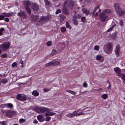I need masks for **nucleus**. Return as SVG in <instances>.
Here are the masks:
<instances>
[{"label": "nucleus", "instance_id": "3c124183", "mask_svg": "<svg viewBox=\"0 0 125 125\" xmlns=\"http://www.w3.org/2000/svg\"><path fill=\"white\" fill-rule=\"evenodd\" d=\"M25 121V120L23 118H21L19 120V122L20 123L24 122Z\"/></svg>", "mask_w": 125, "mask_h": 125}, {"label": "nucleus", "instance_id": "338daca9", "mask_svg": "<svg viewBox=\"0 0 125 125\" xmlns=\"http://www.w3.org/2000/svg\"><path fill=\"white\" fill-rule=\"evenodd\" d=\"M2 125H7L5 123L4 121L2 122L1 123Z\"/></svg>", "mask_w": 125, "mask_h": 125}, {"label": "nucleus", "instance_id": "774afa93", "mask_svg": "<svg viewBox=\"0 0 125 125\" xmlns=\"http://www.w3.org/2000/svg\"><path fill=\"white\" fill-rule=\"evenodd\" d=\"M20 63L21 64H23V61L22 60H21L20 62Z\"/></svg>", "mask_w": 125, "mask_h": 125}, {"label": "nucleus", "instance_id": "72a5a7b5", "mask_svg": "<svg viewBox=\"0 0 125 125\" xmlns=\"http://www.w3.org/2000/svg\"><path fill=\"white\" fill-rule=\"evenodd\" d=\"M121 78L122 80H124V81H123V83L125 84V74H122Z\"/></svg>", "mask_w": 125, "mask_h": 125}, {"label": "nucleus", "instance_id": "5fc2aeb1", "mask_svg": "<svg viewBox=\"0 0 125 125\" xmlns=\"http://www.w3.org/2000/svg\"><path fill=\"white\" fill-rule=\"evenodd\" d=\"M4 16L3 15H0V20H3L4 19Z\"/></svg>", "mask_w": 125, "mask_h": 125}, {"label": "nucleus", "instance_id": "69168bd1", "mask_svg": "<svg viewBox=\"0 0 125 125\" xmlns=\"http://www.w3.org/2000/svg\"><path fill=\"white\" fill-rule=\"evenodd\" d=\"M118 74V76H121L122 75V74L120 73H117Z\"/></svg>", "mask_w": 125, "mask_h": 125}, {"label": "nucleus", "instance_id": "8fccbe9b", "mask_svg": "<svg viewBox=\"0 0 125 125\" xmlns=\"http://www.w3.org/2000/svg\"><path fill=\"white\" fill-rule=\"evenodd\" d=\"M85 114L84 113H83L82 111L79 113H78V116H80L82 115H83Z\"/></svg>", "mask_w": 125, "mask_h": 125}, {"label": "nucleus", "instance_id": "473e14b6", "mask_svg": "<svg viewBox=\"0 0 125 125\" xmlns=\"http://www.w3.org/2000/svg\"><path fill=\"white\" fill-rule=\"evenodd\" d=\"M66 26L67 28H69L70 29L72 28L69 25V23L67 21H66Z\"/></svg>", "mask_w": 125, "mask_h": 125}, {"label": "nucleus", "instance_id": "f8f14e48", "mask_svg": "<svg viewBox=\"0 0 125 125\" xmlns=\"http://www.w3.org/2000/svg\"><path fill=\"white\" fill-rule=\"evenodd\" d=\"M39 18V15H33L31 17L32 19L33 20L36 22V24L37 23V21H38V19Z\"/></svg>", "mask_w": 125, "mask_h": 125}, {"label": "nucleus", "instance_id": "a211bd4d", "mask_svg": "<svg viewBox=\"0 0 125 125\" xmlns=\"http://www.w3.org/2000/svg\"><path fill=\"white\" fill-rule=\"evenodd\" d=\"M48 110V108L42 107L40 108V112L42 113H43L45 112Z\"/></svg>", "mask_w": 125, "mask_h": 125}, {"label": "nucleus", "instance_id": "49530a36", "mask_svg": "<svg viewBox=\"0 0 125 125\" xmlns=\"http://www.w3.org/2000/svg\"><path fill=\"white\" fill-rule=\"evenodd\" d=\"M8 57L7 55V54H3L1 55V57L3 58H6Z\"/></svg>", "mask_w": 125, "mask_h": 125}, {"label": "nucleus", "instance_id": "1a4fd4ad", "mask_svg": "<svg viewBox=\"0 0 125 125\" xmlns=\"http://www.w3.org/2000/svg\"><path fill=\"white\" fill-rule=\"evenodd\" d=\"M121 48V47L119 44L116 46L115 47V54L118 57H119V52Z\"/></svg>", "mask_w": 125, "mask_h": 125}, {"label": "nucleus", "instance_id": "ea45409f", "mask_svg": "<svg viewBox=\"0 0 125 125\" xmlns=\"http://www.w3.org/2000/svg\"><path fill=\"white\" fill-rule=\"evenodd\" d=\"M51 65L52 66V62L49 63H48L46 64H45V66L46 67H48Z\"/></svg>", "mask_w": 125, "mask_h": 125}, {"label": "nucleus", "instance_id": "e433bc0d", "mask_svg": "<svg viewBox=\"0 0 125 125\" xmlns=\"http://www.w3.org/2000/svg\"><path fill=\"white\" fill-rule=\"evenodd\" d=\"M115 26V25L113 26L111 28L108 29L107 31V32H109L112 31L114 27Z\"/></svg>", "mask_w": 125, "mask_h": 125}, {"label": "nucleus", "instance_id": "9d476101", "mask_svg": "<svg viewBox=\"0 0 125 125\" xmlns=\"http://www.w3.org/2000/svg\"><path fill=\"white\" fill-rule=\"evenodd\" d=\"M17 15L20 17H23L25 18H26L27 17L25 12L21 10L20 12L18 13Z\"/></svg>", "mask_w": 125, "mask_h": 125}, {"label": "nucleus", "instance_id": "393cba45", "mask_svg": "<svg viewBox=\"0 0 125 125\" xmlns=\"http://www.w3.org/2000/svg\"><path fill=\"white\" fill-rule=\"evenodd\" d=\"M99 5H98L97 7H95V9H94V11L91 13L90 14V15H92L93 16L94 13L95 12V11L97 10V9L99 8Z\"/></svg>", "mask_w": 125, "mask_h": 125}, {"label": "nucleus", "instance_id": "6e6d98bb", "mask_svg": "<svg viewBox=\"0 0 125 125\" xmlns=\"http://www.w3.org/2000/svg\"><path fill=\"white\" fill-rule=\"evenodd\" d=\"M47 45L48 46H50L51 45V42L50 41H48L47 43Z\"/></svg>", "mask_w": 125, "mask_h": 125}, {"label": "nucleus", "instance_id": "f257e3e1", "mask_svg": "<svg viewBox=\"0 0 125 125\" xmlns=\"http://www.w3.org/2000/svg\"><path fill=\"white\" fill-rule=\"evenodd\" d=\"M50 18L49 16H41L38 21H37V26L42 25L43 24L44 22H46L49 20Z\"/></svg>", "mask_w": 125, "mask_h": 125}, {"label": "nucleus", "instance_id": "6e6552de", "mask_svg": "<svg viewBox=\"0 0 125 125\" xmlns=\"http://www.w3.org/2000/svg\"><path fill=\"white\" fill-rule=\"evenodd\" d=\"M5 112L6 115L8 117H12L13 115L16 114L15 112L11 110H8Z\"/></svg>", "mask_w": 125, "mask_h": 125}, {"label": "nucleus", "instance_id": "37998d69", "mask_svg": "<svg viewBox=\"0 0 125 125\" xmlns=\"http://www.w3.org/2000/svg\"><path fill=\"white\" fill-rule=\"evenodd\" d=\"M8 107L9 108H12L13 107V105L11 103H8L7 105Z\"/></svg>", "mask_w": 125, "mask_h": 125}, {"label": "nucleus", "instance_id": "a878e982", "mask_svg": "<svg viewBox=\"0 0 125 125\" xmlns=\"http://www.w3.org/2000/svg\"><path fill=\"white\" fill-rule=\"evenodd\" d=\"M45 4L46 6H49L50 3V2L48 0H44Z\"/></svg>", "mask_w": 125, "mask_h": 125}, {"label": "nucleus", "instance_id": "0eeeda50", "mask_svg": "<svg viewBox=\"0 0 125 125\" xmlns=\"http://www.w3.org/2000/svg\"><path fill=\"white\" fill-rule=\"evenodd\" d=\"M16 99L21 101H23L27 100V97L26 96H23L20 94H19L16 95Z\"/></svg>", "mask_w": 125, "mask_h": 125}, {"label": "nucleus", "instance_id": "c03bdc74", "mask_svg": "<svg viewBox=\"0 0 125 125\" xmlns=\"http://www.w3.org/2000/svg\"><path fill=\"white\" fill-rule=\"evenodd\" d=\"M99 48V46L98 45H96L94 47V50H95L98 51Z\"/></svg>", "mask_w": 125, "mask_h": 125}, {"label": "nucleus", "instance_id": "f3484780", "mask_svg": "<svg viewBox=\"0 0 125 125\" xmlns=\"http://www.w3.org/2000/svg\"><path fill=\"white\" fill-rule=\"evenodd\" d=\"M55 114L56 113H55L50 112H47L45 114V115L46 116H52L55 115Z\"/></svg>", "mask_w": 125, "mask_h": 125}, {"label": "nucleus", "instance_id": "a18cd8bd", "mask_svg": "<svg viewBox=\"0 0 125 125\" xmlns=\"http://www.w3.org/2000/svg\"><path fill=\"white\" fill-rule=\"evenodd\" d=\"M61 10L60 9H58L55 12V13L56 14H58L59 13L61 12Z\"/></svg>", "mask_w": 125, "mask_h": 125}, {"label": "nucleus", "instance_id": "c756f323", "mask_svg": "<svg viewBox=\"0 0 125 125\" xmlns=\"http://www.w3.org/2000/svg\"><path fill=\"white\" fill-rule=\"evenodd\" d=\"M103 12L105 13H107L109 14L111 12V11L109 9H106L104 10H103Z\"/></svg>", "mask_w": 125, "mask_h": 125}, {"label": "nucleus", "instance_id": "bf43d9fd", "mask_svg": "<svg viewBox=\"0 0 125 125\" xmlns=\"http://www.w3.org/2000/svg\"><path fill=\"white\" fill-rule=\"evenodd\" d=\"M81 17V16L80 14H78L76 15V18H80Z\"/></svg>", "mask_w": 125, "mask_h": 125}, {"label": "nucleus", "instance_id": "aec40b11", "mask_svg": "<svg viewBox=\"0 0 125 125\" xmlns=\"http://www.w3.org/2000/svg\"><path fill=\"white\" fill-rule=\"evenodd\" d=\"M82 11L85 14L87 15H89L90 13L89 10H88L87 9L85 8L83 9Z\"/></svg>", "mask_w": 125, "mask_h": 125}, {"label": "nucleus", "instance_id": "f03ea898", "mask_svg": "<svg viewBox=\"0 0 125 125\" xmlns=\"http://www.w3.org/2000/svg\"><path fill=\"white\" fill-rule=\"evenodd\" d=\"M113 46V45L111 43H107L106 45V48H105L104 47V50L107 54H110L112 53Z\"/></svg>", "mask_w": 125, "mask_h": 125}, {"label": "nucleus", "instance_id": "bb28decb", "mask_svg": "<svg viewBox=\"0 0 125 125\" xmlns=\"http://www.w3.org/2000/svg\"><path fill=\"white\" fill-rule=\"evenodd\" d=\"M52 66H55L56 65H59L60 62L57 61H55V62H52Z\"/></svg>", "mask_w": 125, "mask_h": 125}, {"label": "nucleus", "instance_id": "f704fd0d", "mask_svg": "<svg viewBox=\"0 0 125 125\" xmlns=\"http://www.w3.org/2000/svg\"><path fill=\"white\" fill-rule=\"evenodd\" d=\"M61 31L62 32H64L66 31V28L64 27H62L61 28Z\"/></svg>", "mask_w": 125, "mask_h": 125}, {"label": "nucleus", "instance_id": "052dcab7", "mask_svg": "<svg viewBox=\"0 0 125 125\" xmlns=\"http://www.w3.org/2000/svg\"><path fill=\"white\" fill-rule=\"evenodd\" d=\"M9 21V19L7 18H6L4 19V21L7 22H8Z\"/></svg>", "mask_w": 125, "mask_h": 125}, {"label": "nucleus", "instance_id": "09e8293b", "mask_svg": "<svg viewBox=\"0 0 125 125\" xmlns=\"http://www.w3.org/2000/svg\"><path fill=\"white\" fill-rule=\"evenodd\" d=\"M102 58L101 56L100 55H97L96 56V59L97 60H100Z\"/></svg>", "mask_w": 125, "mask_h": 125}, {"label": "nucleus", "instance_id": "9b49d317", "mask_svg": "<svg viewBox=\"0 0 125 125\" xmlns=\"http://www.w3.org/2000/svg\"><path fill=\"white\" fill-rule=\"evenodd\" d=\"M62 13L67 15L69 13V11L68 10L65 6H63L62 8Z\"/></svg>", "mask_w": 125, "mask_h": 125}, {"label": "nucleus", "instance_id": "c85d7f7f", "mask_svg": "<svg viewBox=\"0 0 125 125\" xmlns=\"http://www.w3.org/2000/svg\"><path fill=\"white\" fill-rule=\"evenodd\" d=\"M26 9V10L27 12L29 14H30L31 13V9L27 7L25 8Z\"/></svg>", "mask_w": 125, "mask_h": 125}, {"label": "nucleus", "instance_id": "7c9ffc66", "mask_svg": "<svg viewBox=\"0 0 125 125\" xmlns=\"http://www.w3.org/2000/svg\"><path fill=\"white\" fill-rule=\"evenodd\" d=\"M66 116L67 117L72 118L73 117L72 113H70L67 114Z\"/></svg>", "mask_w": 125, "mask_h": 125}, {"label": "nucleus", "instance_id": "680f3d73", "mask_svg": "<svg viewBox=\"0 0 125 125\" xmlns=\"http://www.w3.org/2000/svg\"><path fill=\"white\" fill-rule=\"evenodd\" d=\"M8 104H5L2 105V106L4 107H8L7 106Z\"/></svg>", "mask_w": 125, "mask_h": 125}, {"label": "nucleus", "instance_id": "79ce46f5", "mask_svg": "<svg viewBox=\"0 0 125 125\" xmlns=\"http://www.w3.org/2000/svg\"><path fill=\"white\" fill-rule=\"evenodd\" d=\"M67 91L68 92L70 93L73 94H76V93L73 91H71L70 90H67Z\"/></svg>", "mask_w": 125, "mask_h": 125}, {"label": "nucleus", "instance_id": "20e7f679", "mask_svg": "<svg viewBox=\"0 0 125 125\" xmlns=\"http://www.w3.org/2000/svg\"><path fill=\"white\" fill-rule=\"evenodd\" d=\"M108 15L105 13L101 12L99 14L100 19L102 22H104L108 20Z\"/></svg>", "mask_w": 125, "mask_h": 125}, {"label": "nucleus", "instance_id": "2eb2a0df", "mask_svg": "<svg viewBox=\"0 0 125 125\" xmlns=\"http://www.w3.org/2000/svg\"><path fill=\"white\" fill-rule=\"evenodd\" d=\"M72 21L74 24L76 25H77L78 24V22L77 21L76 18V15L74 14L72 17Z\"/></svg>", "mask_w": 125, "mask_h": 125}, {"label": "nucleus", "instance_id": "864d4df0", "mask_svg": "<svg viewBox=\"0 0 125 125\" xmlns=\"http://www.w3.org/2000/svg\"><path fill=\"white\" fill-rule=\"evenodd\" d=\"M83 86L84 87H86L88 85L87 83L86 82H84L83 84Z\"/></svg>", "mask_w": 125, "mask_h": 125}, {"label": "nucleus", "instance_id": "b1692460", "mask_svg": "<svg viewBox=\"0 0 125 125\" xmlns=\"http://www.w3.org/2000/svg\"><path fill=\"white\" fill-rule=\"evenodd\" d=\"M32 93L35 96H38L39 95V93L35 90L33 91Z\"/></svg>", "mask_w": 125, "mask_h": 125}, {"label": "nucleus", "instance_id": "58836bf2", "mask_svg": "<svg viewBox=\"0 0 125 125\" xmlns=\"http://www.w3.org/2000/svg\"><path fill=\"white\" fill-rule=\"evenodd\" d=\"M107 94H104L102 95V98L104 99H106L107 97Z\"/></svg>", "mask_w": 125, "mask_h": 125}, {"label": "nucleus", "instance_id": "e2e57ef3", "mask_svg": "<svg viewBox=\"0 0 125 125\" xmlns=\"http://www.w3.org/2000/svg\"><path fill=\"white\" fill-rule=\"evenodd\" d=\"M38 121L36 119H35L33 121V123L34 124H37L38 123Z\"/></svg>", "mask_w": 125, "mask_h": 125}, {"label": "nucleus", "instance_id": "a19ab883", "mask_svg": "<svg viewBox=\"0 0 125 125\" xmlns=\"http://www.w3.org/2000/svg\"><path fill=\"white\" fill-rule=\"evenodd\" d=\"M119 25L122 27H123V26L124 24H123V21L122 20H121L120 21V22L119 23Z\"/></svg>", "mask_w": 125, "mask_h": 125}, {"label": "nucleus", "instance_id": "412c9836", "mask_svg": "<svg viewBox=\"0 0 125 125\" xmlns=\"http://www.w3.org/2000/svg\"><path fill=\"white\" fill-rule=\"evenodd\" d=\"M59 16L60 18V21L61 22L63 21L66 18V17L62 14L60 15Z\"/></svg>", "mask_w": 125, "mask_h": 125}, {"label": "nucleus", "instance_id": "0e129e2a", "mask_svg": "<svg viewBox=\"0 0 125 125\" xmlns=\"http://www.w3.org/2000/svg\"><path fill=\"white\" fill-rule=\"evenodd\" d=\"M4 29L3 28H2L0 29V31L2 32L4 31Z\"/></svg>", "mask_w": 125, "mask_h": 125}, {"label": "nucleus", "instance_id": "2f4dec72", "mask_svg": "<svg viewBox=\"0 0 125 125\" xmlns=\"http://www.w3.org/2000/svg\"><path fill=\"white\" fill-rule=\"evenodd\" d=\"M8 82L6 78L2 79L1 80V83L3 84H5Z\"/></svg>", "mask_w": 125, "mask_h": 125}, {"label": "nucleus", "instance_id": "13d9d810", "mask_svg": "<svg viewBox=\"0 0 125 125\" xmlns=\"http://www.w3.org/2000/svg\"><path fill=\"white\" fill-rule=\"evenodd\" d=\"M85 18L84 17H82L81 19V21L82 22H84L85 21Z\"/></svg>", "mask_w": 125, "mask_h": 125}, {"label": "nucleus", "instance_id": "423d86ee", "mask_svg": "<svg viewBox=\"0 0 125 125\" xmlns=\"http://www.w3.org/2000/svg\"><path fill=\"white\" fill-rule=\"evenodd\" d=\"M31 7L33 10L35 11H38L40 9L39 5L36 3H32L31 5Z\"/></svg>", "mask_w": 125, "mask_h": 125}, {"label": "nucleus", "instance_id": "4d7b16f0", "mask_svg": "<svg viewBox=\"0 0 125 125\" xmlns=\"http://www.w3.org/2000/svg\"><path fill=\"white\" fill-rule=\"evenodd\" d=\"M50 90L49 89L46 88H44L43 89V91L45 92H47Z\"/></svg>", "mask_w": 125, "mask_h": 125}, {"label": "nucleus", "instance_id": "39448f33", "mask_svg": "<svg viewBox=\"0 0 125 125\" xmlns=\"http://www.w3.org/2000/svg\"><path fill=\"white\" fill-rule=\"evenodd\" d=\"M10 46V44L9 42H5L0 45V48H2V50L3 51H6L9 48Z\"/></svg>", "mask_w": 125, "mask_h": 125}, {"label": "nucleus", "instance_id": "de8ad7c7", "mask_svg": "<svg viewBox=\"0 0 125 125\" xmlns=\"http://www.w3.org/2000/svg\"><path fill=\"white\" fill-rule=\"evenodd\" d=\"M51 117H47L46 118L45 121L47 122H49L51 119Z\"/></svg>", "mask_w": 125, "mask_h": 125}, {"label": "nucleus", "instance_id": "4468645a", "mask_svg": "<svg viewBox=\"0 0 125 125\" xmlns=\"http://www.w3.org/2000/svg\"><path fill=\"white\" fill-rule=\"evenodd\" d=\"M37 118L40 122H42L44 121L45 119L44 117L41 115H39L37 116Z\"/></svg>", "mask_w": 125, "mask_h": 125}, {"label": "nucleus", "instance_id": "4c0bfd02", "mask_svg": "<svg viewBox=\"0 0 125 125\" xmlns=\"http://www.w3.org/2000/svg\"><path fill=\"white\" fill-rule=\"evenodd\" d=\"M78 112L77 111H73V112L72 113L73 117L75 116H78V114L77 113Z\"/></svg>", "mask_w": 125, "mask_h": 125}, {"label": "nucleus", "instance_id": "4be33fe9", "mask_svg": "<svg viewBox=\"0 0 125 125\" xmlns=\"http://www.w3.org/2000/svg\"><path fill=\"white\" fill-rule=\"evenodd\" d=\"M1 14H3V15L4 16V17H10L11 15V13H7L4 12L2 13Z\"/></svg>", "mask_w": 125, "mask_h": 125}, {"label": "nucleus", "instance_id": "603ef678", "mask_svg": "<svg viewBox=\"0 0 125 125\" xmlns=\"http://www.w3.org/2000/svg\"><path fill=\"white\" fill-rule=\"evenodd\" d=\"M17 66V63L16 62H14L12 63L11 65V66L12 67H14L15 66L16 67Z\"/></svg>", "mask_w": 125, "mask_h": 125}, {"label": "nucleus", "instance_id": "dca6fc26", "mask_svg": "<svg viewBox=\"0 0 125 125\" xmlns=\"http://www.w3.org/2000/svg\"><path fill=\"white\" fill-rule=\"evenodd\" d=\"M116 13L118 15L122 16L125 14V11L121 9Z\"/></svg>", "mask_w": 125, "mask_h": 125}, {"label": "nucleus", "instance_id": "7ed1b4c3", "mask_svg": "<svg viewBox=\"0 0 125 125\" xmlns=\"http://www.w3.org/2000/svg\"><path fill=\"white\" fill-rule=\"evenodd\" d=\"M64 4L69 9H72L73 8L74 3L72 0H66L64 2Z\"/></svg>", "mask_w": 125, "mask_h": 125}, {"label": "nucleus", "instance_id": "5701e85b", "mask_svg": "<svg viewBox=\"0 0 125 125\" xmlns=\"http://www.w3.org/2000/svg\"><path fill=\"white\" fill-rule=\"evenodd\" d=\"M114 71L117 73H120L121 72V70L118 67H116L114 69Z\"/></svg>", "mask_w": 125, "mask_h": 125}, {"label": "nucleus", "instance_id": "ddd939ff", "mask_svg": "<svg viewBox=\"0 0 125 125\" xmlns=\"http://www.w3.org/2000/svg\"><path fill=\"white\" fill-rule=\"evenodd\" d=\"M114 7L115 11L117 13L121 9L119 4L116 3L114 5Z\"/></svg>", "mask_w": 125, "mask_h": 125}, {"label": "nucleus", "instance_id": "c9c22d12", "mask_svg": "<svg viewBox=\"0 0 125 125\" xmlns=\"http://www.w3.org/2000/svg\"><path fill=\"white\" fill-rule=\"evenodd\" d=\"M57 51L53 49L52 52L51 54H52V55H54L57 54Z\"/></svg>", "mask_w": 125, "mask_h": 125}, {"label": "nucleus", "instance_id": "6ab92c4d", "mask_svg": "<svg viewBox=\"0 0 125 125\" xmlns=\"http://www.w3.org/2000/svg\"><path fill=\"white\" fill-rule=\"evenodd\" d=\"M30 2L29 1H25L24 4V7L25 8L29 7L30 6Z\"/></svg>", "mask_w": 125, "mask_h": 125}, {"label": "nucleus", "instance_id": "cd10ccee", "mask_svg": "<svg viewBox=\"0 0 125 125\" xmlns=\"http://www.w3.org/2000/svg\"><path fill=\"white\" fill-rule=\"evenodd\" d=\"M34 110L35 112L37 113H39L40 112V108L37 107L34 109Z\"/></svg>", "mask_w": 125, "mask_h": 125}]
</instances>
